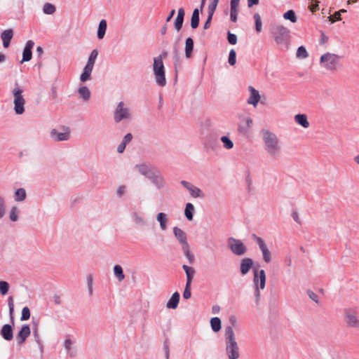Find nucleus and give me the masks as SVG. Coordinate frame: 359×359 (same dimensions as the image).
Wrapping results in <instances>:
<instances>
[{"label":"nucleus","instance_id":"f257e3e1","mask_svg":"<svg viewBox=\"0 0 359 359\" xmlns=\"http://www.w3.org/2000/svg\"><path fill=\"white\" fill-rule=\"evenodd\" d=\"M260 135L264 142V148L266 154L272 159H278L280 156L281 146L277 135L268 129H262Z\"/></svg>","mask_w":359,"mask_h":359},{"label":"nucleus","instance_id":"f03ea898","mask_svg":"<svg viewBox=\"0 0 359 359\" xmlns=\"http://www.w3.org/2000/svg\"><path fill=\"white\" fill-rule=\"evenodd\" d=\"M226 353L229 359H238L240 357L238 344L236 341L233 327L227 326L224 331Z\"/></svg>","mask_w":359,"mask_h":359},{"label":"nucleus","instance_id":"7ed1b4c3","mask_svg":"<svg viewBox=\"0 0 359 359\" xmlns=\"http://www.w3.org/2000/svg\"><path fill=\"white\" fill-rule=\"evenodd\" d=\"M320 65L326 70L334 72L341 67V56L327 53L321 55L320 59Z\"/></svg>","mask_w":359,"mask_h":359},{"label":"nucleus","instance_id":"20e7f679","mask_svg":"<svg viewBox=\"0 0 359 359\" xmlns=\"http://www.w3.org/2000/svg\"><path fill=\"white\" fill-rule=\"evenodd\" d=\"M271 33L274 40L278 44H283L287 48L290 41V30L281 25H273L271 27Z\"/></svg>","mask_w":359,"mask_h":359},{"label":"nucleus","instance_id":"39448f33","mask_svg":"<svg viewBox=\"0 0 359 359\" xmlns=\"http://www.w3.org/2000/svg\"><path fill=\"white\" fill-rule=\"evenodd\" d=\"M132 117L133 114L128 104L123 101L119 102L113 113L114 121L118 123L123 121H129Z\"/></svg>","mask_w":359,"mask_h":359},{"label":"nucleus","instance_id":"423d86ee","mask_svg":"<svg viewBox=\"0 0 359 359\" xmlns=\"http://www.w3.org/2000/svg\"><path fill=\"white\" fill-rule=\"evenodd\" d=\"M22 93L23 90L19 83L15 82L12 90V95L13 96L14 111L18 115L22 114L25 112V100Z\"/></svg>","mask_w":359,"mask_h":359},{"label":"nucleus","instance_id":"0eeeda50","mask_svg":"<svg viewBox=\"0 0 359 359\" xmlns=\"http://www.w3.org/2000/svg\"><path fill=\"white\" fill-rule=\"evenodd\" d=\"M343 313L347 327L359 329V313L357 307H346L343 310Z\"/></svg>","mask_w":359,"mask_h":359},{"label":"nucleus","instance_id":"6e6552de","mask_svg":"<svg viewBox=\"0 0 359 359\" xmlns=\"http://www.w3.org/2000/svg\"><path fill=\"white\" fill-rule=\"evenodd\" d=\"M153 71L156 84L161 87L165 86L166 84L165 68L161 58H154Z\"/></svg>","mask_w":359,"mask_h":359},{"label":"nucleus","instance_id":"1a4fd4ad","mask_svg":"<svg viewBox=\"0 0 359 359\" xmlns=\"http://www.w3.org/2000/svg\"><path fill=\"white\" fill-rule=\"evenodd\" d=\"M254 284L255 285V297L256 302L258 303L260 297L259 288L263 290L266 285V274L264 270L262 269L259 272L255 271L254 273Z\"/></svg>","mask_w":359,"mask_h":359},{"label":"nucleus","instance_id":"9d476101","mask_svg":"<svg viewBox=\"0 0 359 359\" xmlns=\"http://www.w3.org/2000/svg\"><path fill=\"white\" fill-rule=\"evenodd\" d=\"M227 244L231 252L235 255L242 256L247 252V247L239 239L231 237L228 239Z\"/></svg>","mask_w":359,"mask_h":359},{"label":"nucleus","instance_id":"9b49d317","mask_svg":"<svg viewBox=\"0 0 359 359\" xmlns=\"http://www.w3.org/2000/svg\"><path fill=\"white\" fill-rule=\"evenodd\" d=\"M252 237L258 245L260 251L262 252L264 262L266 264L270 263L271 262V252L268 248L267 245L264 239L259 236H256L255 234H253Z\"/></svg>","mask_w":359,"mask_h":359},{"label":"nucleus","instance_id":"f8f14e48","mask_svg":"<svg viewBox=\"0 0 359 359\" xmlns=\"http://www.w3.org/2000/svg\"><path fill=\"white\" fill-rule=\"evenodd\" d=\"M61 131L53 128L50 132V137L56 142L67 141L70 138V130L68 127H62Z\"/></svg>","mask_w":359,"mask_h":359},{"label":"nucleus","instance_id":"ddd939ff","mask_svg":"<svg viewBox=\"0 0 359 359\" xmlns=\"http://www.w3.org/2000/svg\"><path fill=\"white\" fill-rule=\"evenodd\" d=\"M157 189H161L165 186V180L158 170H156L148 178Z\"/></svg>","mask_w":359,"mask_h":359},{"label":"nucleus","instance_id":"4468645a","mask_svg":"<svg viewBox=\"0 0 359 359\" xmlns=\"http://www.w3.org/2000/svg\"><path fill=\"white\" fill-rule=\"evenodd\" d=\"M180 184L189 191V194L192 197H194V198L203 197V194L202 191L197 187L192 184L191 183H190L187 181H185V180H182L180 182Z\"/></svg>","mask_w":359,"mask_h":359},{"label":"nucleus","instance_id":"2eb2a0df","mask_svg":"<svg viewBox=\"0 0 359 359\" xmlns=\"http://www.w3.org/2000/svg\"><path fill=\"white\" fill-rule=\"evenodd\" d=\"M250 92V97L247 100V102L249 104L253 105L256 107L260 101V95L258 90H257L254 87L250 86L248 88Z\"/></svg>","mask_w":359,"mask_h":359},{"label":"nucleus","instance_id":"dca6fc26","mask_svg":"<svg viewBox=\"0 0 359 359\" xmlns=\"http://www.w3.org/2000/svg\"><path fill=\"white\" fill-rule=\"evenodd\" d=\"M34 46V42L32 40H29L27 41L25 47L23 50L22 53V59L20 61V63H23L25 62H28L32 59V49Z\"/></svg>","mask_w":359,"mask_h":359},{"label":"nucleus","instance_id":"f3484780","mask_svg":"<svg viewBox=\"0 0 359 359\" xmlns=\"http://www.w3.org/2000/svg\"><path fill=\"white\" fill-rule=\"evenodd\" d=\"M31 330L27 325L22 326L21 330L16 335V340L18 344H22L26 340V339L30 335Z\"/></svg>","mask_w":359,"mask_h":359},{"label":"nucleus","instance_id":"a211bd4d","mask_svg":"<svg viewBox=\"0 0 359 359\" xmlns=\"http://www.w3.org/2000/svg\"><path fill=\"white\" fill-rule=\"evenodd\" d=\"M253 266V260L251 258L245 257L241 259L240 264V272L244 276L246 275Z\"/></svg>","mask_w":359,"mask_h":359},{"label":"nucleus","instance_id":"6ab92c4d","mask_svg":"<svg viewBox=\"0 0 359 359\" xmlns=\"http://www.w3.org/2000/svg\"><path fill=\"white\" fill-rule=\"evenodd\" d=\"M0 334L6 341H11L13 338V330L11 325H3L0 330Z\"/></svg>","mask_w":359,"mask_h":359},{"label":"nucleus","instance_id":"aec40b11","mask_svg":"<svg viewBox=\"0 0 359 359\" xmlns=\"http://www.w3.org/2000/svg\"><path fill=\"white\" fill-rule=\"evenodd\" d=\"M13 36V30L8 29L2 32L1 34V39L3 41V46L7 48L10 46V43Z\"/></svg>","mask_w":359,"mask_h":359},{"label":"nucleus","instance_id":"412c9836","mask_svg":"<svg viewBox=\"0 0 359 359\" xmlns=\"http://www.w3.org/2000/svg\"><path fill=\"white\" fill-rule=\"evenodd\" d=\"M135 169L143 176L149 178V176L156 170V169L151 168L145 163L137 164L135 165Z\"/></svg>","mask_w":359,"mask_h":359},{"label":"nucleus","instance_id":"4be33fe9","mask_svg":"<svg viewBox=\"0 0 359 359\" xmlns=\"http://www.w3.org/2000/svg\"><path fill=\"white\" fill-rule=\"evenodd\" d=\"M173 233L182 246L189 244L187 242V234L183 230L175 226L173 228Z\"/></svg>","mask_w":359,"mask_h":359},{"label":"nucleus","instance_id":"5701e85b","mask_svg":"<svg viewBox=\"0 0 359 359\" xmlns=\"http://www.w3.org/2000/svg\"><path fill=\"white\" fill-rule=\"evenodd\" d=\"M294 121L297 124L300 125L304 128H308L310 126L306 115L304 114H298L295 115Z\"/></svg>","mask_w":359,"mask_h":359},{"label":"nucleus","instance_id":"b1692460","mask_svg":"<svg viewBox=\"0 0 359 359\" xmlns=\"http://www.w3.org/2000/svg\"><path fill=\"white\" fill-rule=\"evenodd\" d=\"M180 302V294L177 292H175L172 294V297L169 299V301L166 304V307L168 309H175Z\"/></svg>","mask_w":359,"mask_h":359},{"label":"nucleus","instance_id":"393cba45","mask_svg":"<svg viewBox=\"0 0 359 359\" xmlns=\"http://www.w3.org/2000/svg\"><path fill=\"white\" fill-rule=\"evenodd\" d=\"M156 220L159 222L160 228L162 231L167 229V223L168 221V215L164 212H159L156 215Z\"/></svg>","mask_w":359,"mask_h":359},{"label":"nucleus","instance_id":"a878e982","mask_svg":"<svg viewBox=\"0 0 359 359\" xmlns=\"http://www.w3.org/2000/svg\"><path fill=\"white\" fill-rule=\"evenodd\" d=\"M79 97L83 101L87 102L90 97V91L86 86H81L78 88Z\"/></svg>","mask_w":359,"mask_h":359},{"label":"nucleus","instance_id":"bb28decb","mask_svg":"<svg viewBox=\"0 0 359 359\" xmlns=\"http://www.w3.org/2000/svg\"><path fill=\"white\" fill-rule=\"evenodd\" d=\"M132 218L135 224L143 226L147 224L146 219L139 212H135L132 214Z\"/></svg>","mask_w":359,"mask_h":359},{"label":"nucleus","instance_id":"cd10ccee","mask_svg":"<svg viewBox=\"0 0 359 359\" xmlns=\"http://www.w3.org/2000/svg\"><path fill=\"white\" fill-rule=\"evenodd\" d=\"M199 13L200 11L198 8H195L193 11L191 18V27L193 29H196L199 25Z\"/></svg>","mask_w":359,"mask_h":359},{"label":"nucleus","instance_id":"c85d7f7f","mask_svg":"<svg viewBox=\"0 0 359 359\" xmlns=\"http://www.w3.org/2000/svg\"><path fill=\"white\" fill-rule=\"evenodd\" d=\"M194 212L195 208L194 205L191 203H187L184 210V215L189 221H191L193 219Z\"/></svg>","mask_w":359,"mask_h":359},{"label":"nucleus","instance_id":"c756f323","mask_svg":"<svg viewBox=\"0 0 359 359\" xmlns=\"http://www.w3.org/2000/svg\"><path fill=\"white\" fill-rule=\"evenodd\" d=\"M194 49V41L191 38L189 37L185 41V56L189 58Z\"/></svg>","mask_w":359,"mask_h":359},{"label":"nucleus","instance_id":"7c9ffc66","mask_svg":"<svg viewBox=\"0 0 359 359\" xmlns=\"http://www.w3.org/2000/svg\"><path fill=\"white\" fill-rule=\"evenodd\" d=\"M107 21L104 19L100 22L97 29V38L99 39H102L104 38L107 29Z\"/></svg>","mask_w":359,"mask_h":359},{"label":"nucleus","instance_id":"2f4dec72","mask_svg":"<svg viewBox=\"0 0 359 359\" xmlns=\"http://www.w3.org/2000/svg\"><path fill=\"white\" fill-rule=\"evenodd\" d=\"M182 269L184 270L187 275V284H191L193 276L195 273V270L187 265H183Z\"/></svg>","mask_w":359,"mask_h":359},{"label":"nucleus","instance_id":"473e14b6","mask_svg":"<svg viewBox=\"0 0 359 359\" xmlns=\"http://www.w3.org/2000/svg\"><path fill=\"white\" fill-rule=\"evenodd\" d=\"M114 273L117 280L119 282H121L125 278V274L123 273V269L120 265H115L114 266Z\"/></svg>","mask_w":359,"mask_h":359},{"label":"nucleus","instance_id":"72a5a7b5","mask_svg":"<svg viewBox=\"0 0 359 359\" xmlns=\"http://www.w3.org/2000/svg\"><path fill=\"white\" fill-rule=\"evenodd\" d=\"M210 325L212 330L215 332H217L221 330V320L217 317L212 318L210 320Z\"/></svg>","mask_w":359,"mask_h":359},{"label":"nucleus","instance_id":"f704fd0d","mask_svg":"<svg viewBox=\"0 0 359 359\" xmlns=\"http://www.w3.org/2000/svg\"><path fill=\"white\" fill-rule=\"evenodd\" d=\"M283 18L285 20H290L292 23H295L297 21V18L293 10H289L283 14Z\"/></svg>","mask_w":359,"mask_h":359},{"label":"nucleus","instance_id":"c9c22d12","mask_svg":"<svg viewBox=\"0 0 359 359\" xmlns=\"http://www.w3.org/2000/svg\"><path fill=\"white\" fill-rule=\"evenodd\" d=\"M220 140L224 149H231L233 147V142L227 136H222Z\"/></svg>","mask_w":359,"mask_h":359},{"label":"nucleus","instance_id":"e433bc0d","mask_svg":"<svg viewBox=\"0 0 359 359\" xmlns=\"http://www.w3.org/2000/svg\"><path fill=\"white\" fill-rule=\"evenodd\" d=\"M56 11L55 6L50 3H46L43 6V12L45 14L52 15Z\"/></svg>","mask_w":359,"mask_h":359},{"label":"nucleus","instance_id":"4c0bfd02","mask_svg":"<svg viewBox=\"0 0 359 359\" xmlns=\"http://www.w3.org/2000/svg\"><path fill=\"white\" fill-rule=\"evenodd\" d=\"M8 304L9 308V316L11 323H14V302L12 297H9L8 299Z\"/></svg>","mask_w":359,"mask_h":359},{"label":"nucleus","instance_id":"58836bf2","mask_svg":"<svg viewBox=\"0 0 359 359\" xmlns=\"http://www.w3.org/2000/svg\"><path fill=\"white\" fill-rule=\"evenodd\" d=\"M182 250H183L185 257L189 260V263H192L194 260V256L189 250V244L185 245L184 246H182Z\"/></svg>","mask_w":359,"mask_h":359},{"label":"nucleus","instance_id":"ea45409f","mask_svg":"<svg viewBox=\"0 0 359 359\" xmlns=\"http://www.w3.org/2000/svg\"><path fill=\"white\" fill-rule=\"evenodd\" d=\"M15 194L16 201H22L26 198V191L23 188L17 189Z\"/></svg>","mask_w":359,"mask_h":359},{"label":"nucleus","instance_id":"a19ab883","mask_svg":"<svg viewBox=\"0 0 359 359\" xmlns=\"http://www.w3.org/2000/svg\"><path fill=\"white\" fill-rule=\"evenodd\" d=\"M245 128L244 126H240L238 127V131L240 133H245L247 131L248 128H250L252 127V123H253L252 119L249 118V117L246 118L245 119Z\"/></svg>","mask_w":359,"mask_h":359},{"label":"nucleus","instance_id":"79ce46f5","mask_svg":"<svg viewBox=\"0 0 359 359\" xmlns=\"http://www.w3.org/2000/svg\"><path fill=\"white\" fill-rule=\"evenodd\" d=\"M97 55H98L97 50H96V49L93 50L90 54L89 57H88L87 65L94 67L95 62L97 57Z\"/></svg>","mask_w":359,"mask_h":359},{"label":"nucleus","instance_id":"37998d69","mask_svg":"<svg viewBox=\"0 0 359 359\" xmlns=\"http://www.w3.org/2000/svg\"><path fill=\"white\" fill-rule=\"evenodd\" d=\"M253 18L255 22V29L257 32H260L262 26L261 16L259 13H255Z\"/></svg>","mask_w":359,"mask_h":359},{"label":"nucleus","instance_id":"c03bdc74","mask_svg":"<svg viewBox=\"0 0 359 359\" xmlns=\"http://www.w3.org/2000/svg\"><path fill=\"white\" fill-rule=\"evenodd\" d=\"M183 22H184V18L182 16V17H180V16L176 17L175 22H174V28L177 32H179L182 29Z\"/></svg>","mask_w":359,"mask_h":359},{"label":"nucleus","instance_id":"a18cd8bd","mask_svg":"<svg viewBox=\"0 0 359 359\" xmlns=\"http://www.w3.org/2000/svg\"><path fill=\"white\" fill-rule=\"evenodd\" d=\"M19 210L17 207H13L9 213V218L12 222H16L18 219Z\"/></svg>","mask_w":359,"mask_h":359},{"label":"nucleus","instance_id":"49530a36","mask_svg":"<svg viewBox=\"0 0 359 359\" xmlns=\"http://www.w3.org/2000/svg\"><path fill=\"white\" fill-rule=\"evenodd\" d=\"M297 57L301 59H304L308 57V53L304 46H299L297 50Z\"/></svg>","mask_w":359,"mask_h":359},{"label":"nucleus","instance_id":"de8ad7c7","mask_svg":"<svg viewBox=\"0 0 359 359\" xmlns=\"http://www.w3.org/2000/svg\"><path fill=\"white\" fill-rule=\"evenodd\" d=\"M219 0H212L211 1V2L209 4L208 8V14L213 15L215 10H216V8L217 7V4L219 3Z\"/></svg>","mask_w":359,"mask_h":359},{"label":"nucleus","instance_id":"09e8293b","mask_svg":"<svg viewBox=\"0 0 359 359\" xmlns=\"http://www.w3.org/2000/svg\"><path fill=\"white\" fill-rule=\"evenodd\" d=\"M9 284L6 281L0 280V293L5 295L8 292Z\"/></svg>","mask_w":359,"mask_h":359},{"label":"nucleus","instance_id":"8fccbe9b","mask_svg":"<svg viewBox=\"0 0 359 359\" xmlns=\"http://www.w3.org/2000/svg\"><path fill=\"white\" fill-rule=\"evenodd\" d=\"M127 187L126 185H119L116 190V196L119 198L126 194Z\"/></svg>","mask_w":359,"mask_h":359},{"label":"nucleus","instance_id":"3c124183","mask_svg":"<svg viewBox=\"0 0 359 359\" xmlns=\"http://www.w3.org/2000/svg\"><path fill=\"white\" fill-rule=\"evenodd\" d=\"M30 318V311L28 307H24L22 311V316L20 320L24 321L27 320Z\"/></svg>","mask_w":359,"mask_h":359},{"label":"nucleus","instance_id":"603ef678","mask_svg":"<svg viewBox=\"0 0 359 359\" xmlns=\"http://www.w3.org/2000/svg\"><path fill=\"white\" fill-rule=\"evenodd\" d=\"M191 284L186 283L185 288L183 292V298L184 299H189L191 296Z\"/></svg>","mask_w":359,"mask_h":359},{"label":"nucleus","instance_id":"864d4df0","mask_svg":"<svg viewBox=\"0 0 359 359\" xmlns=\"http://www.w3.org/2000/svg\"><path fill=\"white\" fill-rule=\"evenodd\" d=\"M6 214L5 201L2 196H0V219L4 217Z\"/></svg>","mask_w":359,"mask_h":359},{"label":"nucleus","instance_id":"5fc2aeb1","mask_svg":"<svg viewBox=\"0 0 359 359\" xmlns=\"http://www.w3.org/2000/svg\"><path fill=\"white\" fill-rule=\"evenodd\" d=\"M236 51L233 49H231L229 52V63L231 65H234L236 62Z\"/></svg>","mask_w":359,"mask_h":359},{"label":"nucleus","instance_id":"6e6d98bb","mask_svg":"<svg viewBox=\"0 0 359 359\" xmlns=\"http://www.w3.org/2000/svg\"><path fill=\"white\" fill-rule=\"evenodd\" d=\"M238 13V8H231L230 18L232 22H236Z\"/></svg>","mask_w":359,"mask_h":359},{"label":"nucleus","instance_id":"4d7b16f0","mask_svg":"<svg viewBox=\"0 0 359 359\" xmlns=\"http://www.w3.org/2000/svg\"><path fill=\"white\" fill-rule=\"evenodd\" d=\"M346 10L341 9L340 11H339L337 12H335V13L334 14V18L337 20H341V14L343 13H346ZM329 18H330V21H331L332 22H334V20L333 19V16L330 15L329 17Z\"/></svg>","mask_w":359,"mask_h":359},{"label":"nucleus","instance_id":"13d9d810","mask_svg":"<svg viewBox=\"0 0 359 359\" xmlns=\"http://www.w3.org/2000/svg\"><path fill=\"white\" fill-rule=\"evenodd\" d=\"M307 294L308 296L309 297V298L313 300L314 302H316V304H318L319 303V298H318V296L317 294H316L314 292H313L312 290H308L307 291Z\"/></svg>","mask_w":359,"mask_h":359},{"label":"nucleus","instance_id":"bf43d9fd","mask_svg":"<svg viewBox=\"0 0 359 359\" xmlns=\"http://www.w3.org/2000/svg\"><path fill=\"white\" fill-rule=\"evenodd\" d=\"M228 41L230 44L234 45L237 43V36L236 34L228 32Z\"/></svg>","mask_w":359,"mask_h":359},{"label":"nucleus","instance_id":"052dcab7","mask_svg":"<svg viewBox=\"0 0 359 359\" xmlns=\"http://www.w3.org/2000/svg\"><path fill=\"white\" fill-rule=\"evenodd\" d=\"M72 341L69 339H67L64 341V347L66 349L67 353H70Z\"/></svg>","mask_w":359,"mask_h":359},{"label":"nucleus","instance_id":"680f3d73","mask_svg":"<svg viewBox=\"0 0 359 359\" xmlns=\"http://www.w3.org/2000/svg\"><path fill=\"white\" fill-rule=\"evenodd\" d=\"M33 335L34 337V339L36 342V344L42 348L41 341L39 337V331L38 330H33Z\"/></svg>","mask_w":359,"mask_h":359},{"label":"nucleus","instance_id":"e2e57ef3","mask_svg":"<svg viewBox=\"0 0 359 359\" xmlns=\"http://www.w3.org/2000/svg\"><path fill=\"white\" fill-rule=\"evenodd\" d=\"M87 283H88V292L90 294H92V292H93V278L90 275L88 276V277H87Z\"/></svg>","mask_w":359,"mask_h":359},{"label":"nucleus","instance_id":"0e129e2a","mask_svg":"<svg viewBox=\"0 0 359 359\" xmlns=\"http://www.w3.org/2000/svg\"><path fill=\"white\" fill-rule=\"evenodd\" d=\"M133 140V135L131 133H128L126 134L123 140H122V142L126 144V145L130 143Z\"/></svg>","mask_w":359,"mask_h":359},{"label":"nucleus","instance_id":"69168bd1","mask_svg":"<svg viewBox=\"0 0 359 359\" xmlns=\"http://www.w3.org/2000/svg\"><path fill=\"white\" fill-rule=\"evenodd\" d=\"M212 16H213L212 15L208 14V18H207L206 21L205 22L204 26H203V28L205 29H208L210 27V23H211V20L212 19Z\"/></svg>","mask_w":359,"mask_h":359},{"label":"nucleus","instance_id":"338daca9","mask_svg":"<svg viewBox=\"0 0 359 359\" xmlns=\"http://www.w3.org/2000/svg\"><path fill=\"white\" fill-rule=\"evenodd\" d=\"M90 79V75H89L88 74H87L84 72H83V73L80 76V80L81 82H86L88 80H89Z\"/></svg>","mask_w":359,"mask_h":359},{"label":"nucleus","instance_id":"774afa93","mask_svg":"<svg viewBox=\"0 0 359 359\" xmlns=\"http://www.w3.org/2000/svg\"><path fill=\"white\" fill-rule=\"evenodd\" d=\"M39 319L35 318L34 317L32 318V326H33V330H39Z\"/></svg>","mask_w":359,"mask_h":359}]
</instances>
